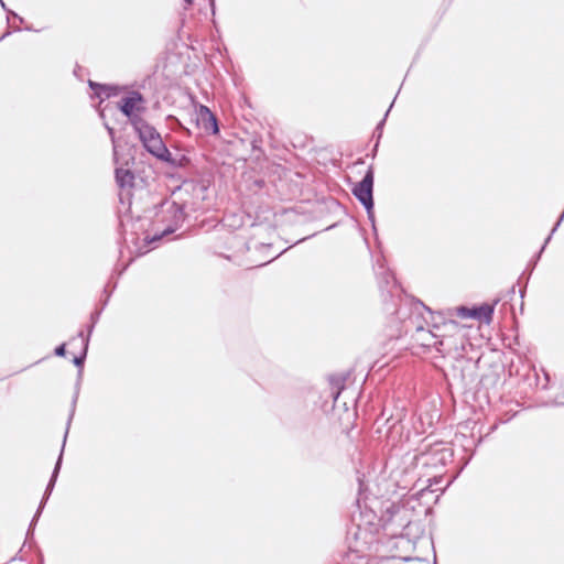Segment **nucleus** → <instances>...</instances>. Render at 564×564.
Here are the masks:
<instances>
[{
	"mask_svg": "<svg viewBox=\"0 0 564 564\" xmlns=\"http://www.w3.org/2000/svg\"><path fill=\"white\" fill-rule=\"evenodd\" d=\"M289 248L282 250L281 252L276 253L275 257L272 258V260H274L275 258L280 257L284 251H286Z\"/></svg>",
	"mask_w": 564,
	"mask_h": 564,
	"instance_id": "55",
	"label": "nucleus"
},
{
	"mask_svg": "<svg viewBox=\"0 0 564 564\" xmlns=\"http://www.w3.org/2000/svg\"><path fill=\"white\" fill-rule=\"evenodd\" d=\"M117 280H115L113 282L108 280L107 284L105 285L104 288V291H102V297L101 299H106V296L109 295V299L111 297V295L113 294L115 290L117 289Z\"/></svg>",
	"mask_w": 564,
	"mask_h": 564,
	"instance_id": "34",
	"label": "nucleus"
},
{
	"mask_svg": "<svg viewBox=\"0 0 564 564\" xmlns=\"http://www.w3.org/2000/svg\"><path fill=\"white\" fill-rule=\"evenodd\" d=\"M51 495H52V491H48L46 489L44 490L42 499H41V501L39 503V507L36 509L39 511V514H42V512H43V510H44V508H45V506H46Z\"/></svg>",
	"mask_w": 564,
	"mask_h": 564,
	"instance_id": "39",
	"label": "nucleus"
},
{
	"mask_svg": "<svg viewBox=\"0 0 564 564\" xmlns=\"http://www.w3.org/2000/svg\"><path fill=\"white\" fill-rule=\"evenodd\" d=\"M53 354L56 356V357H59V358H64L66 357L67 355V343H61L59 345H57L55 348H54V351Z\"/></svg>",
	"mask_w": 564,
	"mask_h": 564,
	"instance_id": "37",
	"label": "nucleus"
},
{
	"mask_svg": "<svg viewBox=\"0 0 564 564\" xmlns=\"http://www.w3.org/2000/svg\"><path fill=\"white\" fill-rule=\"evenodd\" d=\"M147 99L139 90L126 93L117 102V109L127 118L128 124L133 126L144 119Z\"/></svg>",
	"mask_w": 564,
	"mask_h": 564,
	"instance_id": "4",
	"label": "nucleus"
},
{
	"mask_svg": "<svg viewBox=\"0 0 564 564\" xmlns=\"http://www.w3.org/2000/svg\"><path fill=\"white\" fill-rule=\"evenodd\" d=\"M505 372L502 364H491L486 372H484L475 387L477 398L489 399V390L495 389L501 381Z\"/></svg>",
	"mask_w": 564,
	"mask_h": 564,
	"instance_id": "8",
	"label": "nucleus"
},
{
	"mask_svg": "<svg viewBox=\"0 0 564 564\" xmlns=\"http://www.w3.org/2000/svg\"><path fill=\"white\" fill-rule=\"evenodd\" d=\"M384 425L387 426V433L389 437H392L393 433L402 432L403 425L401 424V419H394L392 415L386 420Z\"/></svg>",
	"mask_w": 564,
	"mask_h": 564,
	"instance_id": "25",
	"label": "nucleus"
},
{
	"mask_svg": "<svg viewBox=\"0 0 564 564\" xmlns=\"http://www.w3.org/2000/svg\"><path fill=\"white\" fill-rule=\"evenodd\" d=\"M508 294L510 295V299L516 294V285H512L510 290L508 291Z\"/></svg>",
	"mask_w": 564,
	"mask_h": 564,
	"instance_id": "51",
	"label": "nucleus"
},
{
	"mask_svg": "<svg viewBox=\"0 0 564 564\" xmlns=\"http://www.w3.org/2000/svg\"><path fill=\"white\" fill-rule=\"evenodd\" d=\"M51 495H52V491H48L46 489L44 490L42 499H41V501L39 503V507L36 509L39 511V514H42V512H43V510H44V508H45V506H46Z\"/></svg>",
	"mask_w": 564,
	"mask_h": 564,
	"instance_id": "38",
	"label": "nucleus"
},
{
	"mask_svg": "<svg viewBox=\"0 0 564 564\" xmlns=\"http://www.w3.org/2000/svg\"><path fill=\"white\" fill-rule=\"evenodd\" d=\"M15 561H24V557L19 554H15L13 557H11L10 562H15Z\"/></svg>",
	"mask_w": 564,
	"mask_h": 564,
	"instance_id": "48",
	"label": "nucleus"
},
{
	"mask_svg": "<svg viewBox=\"0 0 564 564\" xmlns=\"http://www.w3.org/2000/svg\"><path fill=\"white\" fill-rule=\"evenodd\" d=\"M167 176L171 178V180H174V181H180L182 182L183 176L180 174V173H170L167 174Z\"/></svg>",
	"mask_w": 564,
	"mask_h": 564,
	"instance_id": "44",
	"label": "nucleus"
},
{
	"mask_svg": "<svg viewBox=\"0 0 564 564\" xmlns=\"http://www.w3.org/2000/svg\"><path fill=\"white\" fill-rule=\"evenodd\" d=\"M115 181L120 189L134 187L135 174L130 169L122 166L115 169Z\"/></svg>",
	"mask_w": 564,
	"mask_h": 564,
	"instance_id": "15",
	"label": "nucleus"
},
{
	"mask_svg": "<svg viewBox=\"0 0 564 564\" xmlns=\"http://www.w3.org/2000/svg\"><path fill=\"white\" fill-rule=\"evenodd\" d=\"M542 406H564V377L558 382L554 398L542 403Z\"/></svg>",
	"mask_w": 564,
	"mask_h": 564,
	"instance_id": "22",
	"label": "nucleus"
},
{
	"mask_svg": "<svg viewBox=\"0 0 564 564\" xmlns=\"http://www.w3.org/2000/svg\"><path fill=\"white\" fill-rule=\"evenodd\" d=\"M133 133L140 142L142 149L155 160H162V158L170 159L169 148L165 144L159 130L143 119L140 122L131 126Z\"/></svg>",
	"mask_w": 564,
	"mask_h": 564,
	"instance_id": "2",
	"label": "nucleus"
},
{
	"mask_svg": "<svg viewBox=\"0 0 564 564\" xmlns=\"http://www.w3.org/2000/svg\"><path fill=\"white\" fill-rule=\"evenodd\" d=\"M456 329L453 328H442L441 330H436L437 333H446L447 334V343H446V349L447 352L451 350V339H452V332H455Z\"/></svg>",
	"mask_w": 564,
	"mask_h": 564,
	"instance_id": "40",
	"label": "nucleus"
},
{
	"mask_svg": "<svg viewBox=\"0 0 564 564\" xmlns=\"http://www.w3.org/2000/svg\"><path fill=\"white\" fill-rule=\"evenodd\" d=\"M55 485H56V481L48 479V482H47L45 489L53 492Z\"/></svg>",
	"mask_w": 564,
	"mask_h": 564,
	"instance_id": "46",
	"label": "nucleus"
},
{
	"mask_svg": "<svg viewBox=\"0 0 564 564\" xmlns=\"http://www.w3.org/2000/svg\"><path fill=\"white\" fill-rule=\"evenodd\" d=\"M69 427H70V425H68V421H67L66 422L65 433H64V436H63V442H62L61 451H59V454L57 456V459L55 462L53 471H52L51 477H50V479L54 480V481H57V478H58V475H59V471H61V468H62L63 456H64V451H65V445H66Z\"/></svg>",
	"mask_w": 564,
	"mask_h": 564,
	"instance_id": "18",
	"label": "nucleus"
},
{
	"mask_svg": "<svg viewBox=\"0 0 564 564\" xmlns=\"http://www.w3.org/2000/svg\"><path fill=\"white\" fill-rule=\"evenodd\" d=\"M530 276H531V273H528L527 275H524V278L522 279V280H524V282H523V284L521 285V288L519 290L520 297H521V304H520V312L521 313H523V310H524L523 299H524V295H525V292H527V286H528Z\"/></svg>",
	"mask_w": 564,
	"mask_h": 564,
	"instance_id": "33",
	"label": "nucleus"
},
{
	"mask_svg": "<svg viewBox=\"0 0 564 564\" xmlns=\"http://www.w3.org/2000/svg\"><path fill=\"white\" fill-rule=\"evenodd\" d=\"M183 2H184V9L187 10L193 6L194 0H183Z\"/></svg>",
	"mask_w": 564,
	"mask_h": 564,
	"instance_id": "47",
	"label": "nucleus"
},
{
	"mask_svg": "<svg viewBox=\"0 0 564 564\" xmlns=\"http://www.w3.org/2000/svg\"><path fill=\"white\" fill-rule=\"evenodd\" d=\"M416 305H421L429 314L430 321H425L429 326L432 327V330H441L442 328H453L458 329V323L454 319H446L441 312H435L427 305H425L421 300L413 299Z\"/></svg>",
	"mask_w": 564,
	"mask_h": 564,
	"instance_id": "14",
	"label": "nucleus"
},
{
	"mask_svg": "<svg viewBox=\"0 0 564 564\" xmlns=\"http://www.w3.org/2000/svg\"><path fill=\"white\" fill-rule=\"evenodd\" d=\"M89 346L82 344V348L77 355L73 357V365L77 368V380L74 387V394L72 398L70 410L68 414V425H70L76 411V404L79 397L80 383L84 372L85 362L88 356Z\"/></svg>",
	"mask_w": 564,
	"mask_h": 564,
	"instance_id": "10",
	"label": "nucleus"
},
{
	"mask_svg": "<svg viewBox=\"0 0 564 564\" xmlns=\"http://www.w3.org/2000/svg\"><path fill=\"white\" fill-rule=\"evenodd\" d=\"M387 275H388V276H390V278L392 279V281H393V286H394V288H398V286H399V283H398V281H397V279L392 275V273H390V272H389V273H387Z\"/></svg>",
	"mask_w": 564,
	"mask_h": 564,
	"instance_id": "49",
	"label": "nucleus"
},
{
	"mask_svg": "<svg viewBox=\"0 0 564 564\" xmlns=\"http://www.w3.org/2000/svg\"><path fill=\"white\" fill-rule=\"evenodd\" d=\"M23 30H25V31H28V32H37V30L33 29V26H32V25H25V26L23 28Z\"/></svg>",
	"mask_w": 564,
	"mask_h": 564,
	"instance_id": "52",
	"label": "nucleus"
},
{
	"mask_svg": "<svg viewBox=\"0 0 564 564\" xmlns=\"http://www.w3.org/2000/svg\"><path fill=\"white\" fill-rule=\"evenodd\" d=\"M89 70L83 66H80L78 63L75 64V67L73 69V75L80 82L84 80V75H88Z\"/></svg>",
	"mask_w": 564,
	"mask_h": 564,
	"instance_id": "35",
	"label": "nucleus"
},
{
	"mask_svg": "<svg viewBox=\"0 0 564 564\" xmlns=\"http://www.w3.org/2000/svg\"><path fill=\"white\" fill-rule=\"evenodd\" d=\"M15 20H18L20 23H24V18L19 15Z\"/></svg>",
	"mask_w": 564,
	"mask_h": 564,
	"instance_id": "56",
	"label": "nucleus"
},
{
	"mask_svg": "<svg viewBox=\"0 0 564 564\" xmlns=\"http://www.w3.org/2000/svg\"><path fill=\"white\" fill-rule=\"evenodd\" d=\"M97 324L93 323V322H88L86 325H85V330L84 329H80L76 336L72 337L70 338V343H73L74 340H76L77 338H80L82 340V344L84 345H87L89 346L90 344V339H91V336H93V333L95 330V327H96Z\"/></svg>",
	"mask_w": 564,
	"mask_h": 564,
	"instance_id": "20",
	"label": "nucleus"
},
{
	"mask_svg": "<svg viewBox=\"0 0 564 564\" xmlns=\"http://www.w3.org/2000/svg\"><path fill=\"white\" fill-rule=\"evenodd\" d=\"M364 208L367 213V218L371 225L372 232H373L375 237L378 238V228H377L376 215H375V203L364 206Z\"/></svg>",
	"mask_w": 564,
	"mask_h": 564,
	"instance_id": "28",
	"label": "nucleus"
},
{
	"mask_svg": "<svg viewBox=\"0 0 564 564\" xmlns=\"http://www.w3.org/2000/svg\"><path fill=\"white\" fill-rule=\"evenodd\" d=\"M154 215L161 216V221L165 223V234H174L183 227L189 217L187 205L182 199L172 200L169 196L163 197L153 206Z\"/></svg>",
	"mask_w": 564,
	"mask_h": 564,
	"instance_id": "1",
	"label": "nucleus"
},
{
	"mask_svg": "<svg viewBox=\"0 0 564 564\" xmlns=\"http://www.w3.org/2000/svg\"><path fill=\"white\" fill-rule=\"evenodd\" d=\"M169 155H170V159L162 158V160H158V161L161 162V163H164L165 165H167V166H170L172 169H185L191 163V159L187 155H185V154H182L180 156H175L169 150Z\"/></svg>",
	"mask_w": 564,
	"mask_h": 564,
	"instance_id": "17",
	"label": "nucleus"
},
{
	"mask_svg": "<svg viewBox=\"0 0 564 564\" xmlns=\"http://www.w3.org/2000/svg\"><path fill=\"white\" fill-rule=\"evenodd\" d=\"M412 560H416V561H421V562H425L427 563V560L426 558H422V557H405L404 561H412Z\"/></svg>",
	"mask_w": 564,
	"mask_h": 564,
	"instance_id": "50",
	"label": "nucleus"
},
{
	"mask_svg": "<svg viewBox=\"0 0 564 564\" xmlns=\"http://www.w3.org/2000/svg\"><path fill=\"white\" fill-rule=\"evenodd\" d=\"M399 510H400L399 506H397L395 503L392 502L386 508L384 517H387L388 521H391L393 519V517L399 512Z\"/></svg>",
	"mask_w": 564,
	"mask_h": 564,
	"instance_id": "36",
	"label": "nucleus"
},
{
	"mask_svg": "<svg viewBox=\"0 0 564 564\" xmlns=\"http://www.w3.org/2000/svg\"><path fill=\"white\" fill-rule=\"evenodd\" d=\"M379 147H380V142L375 141V144H373V147L371 149V152L369 154L372 159H375L377 156L378 151H379Z\"/></svg>",
	"mask_w": 564,
	"mask_h": 564,
	"instance_id": "41",
	"label": "nucleus"
},
{
	"mask_svg": "<svg viewBox=\"0 0 564 564\" xmlns=\"http://www.w3.org/2000/svg\"><path fill=\"white\" fill-rule=\"evenodd\" d=\"M108 303H109V295L106 296V299H100L98 305L90 313L89 321L95 324H98L100 316H101L102 312L105 311V308L107 307Z\"/></svg>",
	"mask_w": 564,
	"mask_h": 564,
	"instance_id": "24",
	"label": "nucleus"
},
{
	"mask_svg": "<svg viewBox=\"0 0 564 564\" xmlns=\"http://www.w3.org/2000/svg\"><path fill=\"white\" fill-rule=\"evenodd\" d=\"M454 459V449L443 441H436L425 444L420 454L414 456L416 464H422L423 467L437 468L438 466L445 467Z\"/></svg>",
	"mask_w": 564,
	"mask_h": 564,
	"instance_id": "3",
	"label": "nucleus"
},
{
	"mask_svg": "<svg viewBox=\"0 0 564 564\" xmlns=\"http://www.w3.org/2000/svg\"><path fill=\"white\" fill-rule=\"evenodd\" d=\"M433 564H437L436 556H434Z\"/></svg>",
	"mask_w": 564,
	"mask_h": 564,
	"instance_id": "60",
	"label": "nucleus"
},
{
	"mask_svg": "<svg viewBox=\"0 0 564 564\" xmlns=\"http://www.w3.org/2000/svg\"><path fill=\"white\" fill-rule=\"evenodd\" d=\"M544 379H545V383H543L541 386V389L542 390H547L550 388L551 379H550L549 375H546V373L544 375Z\"/></svg>",
	"mask_w": 564,
	"mask_h": 564,
	"instance_id": "45",
	"label": "nucleus"
},
{
	"mask_svg": "<svg viewBox=\"0 0 564 564\" xmlns=\"http://www.w3.org/2000/svg\"><path fill=\"white\" fill-rule=\"evenodd\" d=\"M544 251H542L541 249H539L533 256L532 258L530 259L528 265H527V269L525 271L522 272V274L520 275L519 280L521 281L524 275H527L528 273H531L533 272L534 268L536 267V264L539 263L542 254H543Z\"/></svg>",
	"mask_w": 564,
	"mask_h": 564,
	"instance_id": "27",
	"label": "nucleus"
},
{
	"mask_svg": "<svg viewBox=\"0 0 564 564\" xmlns=\"http://www.w3.org/2000/svg\"><path fill=\"white\" fill-rule=\"evenodd\" d=\"M6 13H7V20L8 21H10V19H17L19 17V14L15 11L11 10V9H8L6 11Z\"/></svg>",
	"mask_w": 564,
	"mask_h": 564,
	"instance_id": "42",
	"label": "nucleus"
},
{
	"mask_svg": "<svg viewBox=\"0 0 564 564\" xmlns=\"http://www.w3.org/2000/svg\"><path fill=\"white\" fill-rule=\"evenodd\" d=\"M478 361H475V362H471L470 359L467 360V365L465 367L462 368L460 370V379H462V382H463V386L465 388L471 386L475 381V377H476V369H477V366H478Z\"/></svg>",
	"mask_w": 564,
	"mask_h": 564,
	"instance_id": "16",
	"label": "nucleus"
},
{
	"mask_svg": "<svg viewBox=\"0 0 564 564\" xmlns=\"http://www.w3.org/2000/svg\"><path fill=\"white\" fill-rule=\"evenodd\" d=\"M104 127L111 140L112 143V154H113V161L117 164L118 163V151H117V139H116V129L111 127L108 122H104Z\"/></svg>",
	"mask_w": 564,
	"mask_h": 564,
	"instance_id": "26",
	"label": "nucleus"
},
{
	"mask_svg": "<svg viewBox=\"0 0 564 564\" xmlns=\"http://www.w3.org/2000/svg\"><path fill=\"white\" fill-rule=\"evenodd\" d=\"M0 6L4 11L9 9L3 0H0Z\"/></svg>",
	"mask_w": 564,
	"mask_h": 564,
	"instance_id": "53",
	"label": "nucleus"
},
{
	"mask_svg": "<svg viewBox=\"0 0 564 564\" xmlns=\"http://www.w3.org/2000/svg\"><path fill=\"white\" fill-rule=\"evenodd\" d=\"M256 185L259 187H262L264 185V181L263 180L256 181Z\"/></svg>",
	"mask_w": 564,
	"mask_h": 564,
	"instance_id": "54",
	"label": "nucleus"
},
{
	"mask_svg": "<svg viewBox=\"0 0 564 564\" xmlns=\"http://www.w3.org/2000/svg\"><path fill=\"white\" fill-rule=\"evenodd\" d=\"M196 123L207 134L216 135L220 132L217 117L206 105L199 104L196 109Z\"/></svg>",
	"mask_w": 564,
	"mask_h": 564,
	"instance_id": "13",
	"label": "nucleus"
},
{
	"mask_svg": "<svg viewBox=\"0 0 564 564\" xmlns=\"http://www.w3.org/2000/svg\"><path fill=\"white\" fill-rule=\"evenodd\" d=\"M172 234H165V227L161 231H156L152 236H147L143 241L144 245L142 248H145L144 251H141V254H144L156 247L155 243L160 242L164 237L171 236Z\"/></svg>",
	"mask_w": 564,
	"mask_h": 564,
	"instance_id": "19",
	"label": "nucleus"
},
{
	"mask_svg": "<svg viewBox=\"0 0 564 564\" xmlns=\"http://www.w3.org/2000/svg\"><path fill=\"white\" fill-rule=\"evenodd\" d=\"M447 337L446 333H437L432 329L425 330L423 326L416 327V340L420 341L421 346L425 348H434L443 356L447 354Z\"/></svg>",
	"mask_w": 564,
	"mask_h": 564,
	"instance_id": "9",
	"label": "nucleus"
},
{
	"mask_svg": "<svg viewBox=\"0 0 564 564\" xmlns=\"http://www.w3.org/2000/svg\"><path fill=\"white\" fill-rule=\"evenodd\" d=\"M307 238H308V237H306V239H307ZM304 240H305V238L299 239V240L296 241V243H300V242H302V241H304Z\"/></svg>",
	"mask_w": 564,
	"mask_h": 564,
	"instance_id": "57",
	"label": "nucleus"
},
{
	"mask_svg": "<svg viewBox=\"0 0 564 564\" xmlns=\"http://www.w3.org/2000/svg\"><path fill=\"white\" fill-rule=\"evenodd\" d=\"M87 85L91 91L89 95L90 99H98L99 104L123 91V86L119 84H107L88 79Z\"/></svg>",
	"mask_w": 564,
	"mask_h": 564,
	"instance_id": "12",
	"label": "nucleus"
},
{
	"mask_svg": "<svg viewBox=\"0 0 564 564\" xmlns=\"http://www.w3.org/2000/svg\"><path fill=\"white\" fill-rule=\"evenodd\" d=\"M499 301L500 299H496L492 303L482 302L470 307L460 305L456 307V314L463 319L470 318L489 325L494 319L495 308Z\"/></svg>",
	"mask_w": 564,
	"mask_h": 564,
	"instance_id": "5",
	"label": "nucleus"
},
{
	"mask_svg": "<svg viewBox=\"0 0 564 564\" xmlns=\"http://www.w3.org/2000/svg\"><path fill=\"white\" fill-rule=\"evenodd\" d=\"M131 261L127 262V263H122V264H116L115 268L112 269V272L110 274V278L109 280L110 281H115V280H119L120 276L127 271V269L129 268Z\"/></svg>",
	"mask_w": 564,
	"mask_h": 564,
	"instance_id": "29",
	"label": "nucleus"
},
{
	"mask_svg": "<svg viewBox=\"0 0 564 564\" xmlns=\"http://www.w3.org/2000/svg\"><path fill=\"white\" fill-rule=\"evenodd\" d=\"M207 189L208 185L203 180L185 177L178 185L172 187V195L186 194L187 197L193 199L204 200Z\"/></svg>",
	"mask_w": 564,
	"mask_h": 564,
	"instance_id": "11",
	"label": "nucleus"
},
{
	"mask_svg": "<svg viewBox=\"0 0 564 564\" xmlns=\"http://www.w3.org/2000/svg\"><path fill=\"white\" fill-rule=\"evenodd\" d=\"M375 166L370 164L360 181L352 183L351 193L355 198L364 206L375 203Z\"/></svg>",
	"mask_w": 564,
	"mask_h": 564,
	"instance_id": "6",
	"label": "nucleus"
},
{
	"mask_svg": "<svg viewBox=\"0 0 564 564\" xmlns=\"http://www.w3.org/2000/svg\"><path fill=\"white\" fill-rule=\"evenodd\" d=\"M463 440L466 442L465 444H463L464 451L465 452L469 451L468 457L463 466V468H464L470 462V459L473 458V456L475 454V449H470V448L477 447L482 442V438L479 437L477 441H475L473 437H467L466 435H463Z\"/></svg>",
	"mask_w": 564,
	"mask_h": 564,
	"instance_id": "23",
	"label": "nucleus"
},
{
	"mask_svg": "<svg viewBox=\"0 0 564 564\" xmlns=\"http://www.w3.org/2000/svg\"><path fill=\"white\" fill-rule=\"evenodd\" d=\"M334 227H335V225L328 226V227L326 228V230H329V229H332V228H334Z\"/></svg>",
	"mask_w": 564,
	"mask_h": 564,
	"instance_id": "58",
	"label": "nucleus"
},
{
	"mask_svg": "<svg viewBox=\"0 0 564 564\" xmlns=\"http://www.w3.org/2000/svg\"><path fill=\"white\" fill-rule=\"evenodd\" d=\"M250 145H251V151L253 153H257V159H259L261 155H264V151L262 149V139L260 137L253 138L250 142Z\"/></svg>",
	"mask_w": 564,
	"mask_h": 564,
	"instance_id": "31",
	"label": "nucleus"
},
{
	"mask_svg": "<svg viewBox=\"0 0 564 564\" xmlns=\"http://www.w3.org/2000/svg\"><path fill=\"white\" fill-rule=\"evenodd\" d=\"M44 563V558H43V555L41 554V564Z\"/></svg>",
	"mask_w": 564,
	"mask_h": 564,
	"instance_id": "59",
	"label": "nucleus"
},
{
	"mask_svg": "<svg viewBox=\"0 0 564 564\" xmlns=\"http://www.w3.org/2000/svg\"><path fill=\"white\" fill-rule=\"evenodd\" d=\"M20 28H15L14 30H8L0 36V42L4 40L7 36L11 35L13 32H20Z\"/></svg>",
	"mask_w": 564,
	"mask_h": 564,
	"instance_id": "43",
	"label": "nucleus"
},
{
	"mask_svg": "<svg viewBox=\"0 0 564 564\" xmlns=\"http://www.w3.org/2000/svg\"><path fill=\"white\" fill-rule=\"evenodd\" d=\"M397 98V96L394 97ZM394 101L395 99L392 100V102L390 104L389 108L387 109V111L384 112L382 119L376 124L375 127V130H373V133H372V138L375 139V141H378V142H381V139H382V135H383V130H384V126H386V122H387V118L394 105Z\"/></svg>",
	"mask_w": 564,
	"mask_h": 564,
	"instance_id": "21",
	"label": "nucleus"
},
{
	"mask_svg": "<svg viewBox=\"0 0 564 564\" xmlns=\"http://www.w3.org/2000/svg\"><path fill=\"white\" fill-rule=\"evenodd\" d=\"M301 454L305 460L315 463L323 459L325 447L315 429L310 433H303L301 435Z\"/></svg>",
	"mask_w": 564,
	"mask_h": 564,
	"instance_id": "7",
	"label": "nucleus"
},
{
	"mask_svg": "<svg viewBox=\"0 0 564 564\" xmlns=\"http://www.w3.org/2000/svg\"><path fill=\"white\" fill-rule=\"evenodd\" d=\"M40 517H41V514H39V511L36 510L33 518L31 519V521L29 523V528L26 530V535H25L26 540L34 539V531L37 525Z\"/></svg>",
	"mask_w": 564,
	"mask_h": 564,
	"instance_id": "30",
	"label": "nucleus"
},
{
	"mask_svg": "<svg viewBox=\"0 0 564 564\" xmlns=\"http://www.w3.org/2000/svg\"><path fill=\"white\" fill-rule=\"evenodd\" d=\"M169 197L174 200V199H182L184 200V203L187 205V209H191V210H195L194 207H192V205H194V203L191 202V199H193L192 197H187L186 194H181V195H172V188H169Z\"/></svg>",
	"mask_w": 564,
	"mask_h": 564,
	"instance_id": "32",
	"label": "nucleus"
}]
</instances>
